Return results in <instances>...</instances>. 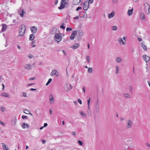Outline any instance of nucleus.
<instances>
[{
  "label": "nucleus",
  "instance_id": "3c124183",
  "mask_svg": "<svg viewBox=\"0 0 150 150\" xmlns=\"http://www.w3.org/2000/svg\"><path fill=\"white\" fill-rule=\"evenodd\" d=\"M28 57L30 59H31L32 58V54H29V55L28 56Z\"/></svg>",
  "mask_w": 150,
  "mask_h": 150
},
{
  "label": "nucleus",
  "instance_id": "20e7f679",
  "mask_svg": "<svg viewBox=\"0 0 150 150\" xmlns=\"http://www.w3.org/2000/svg\"><path fill=\"white\" fill-rule=\"evenodd\" d=\"M89 3L88 1H86L83 4V8L84 10L86 11L88 10L89 6Z\"/></svg>",
  "mask_w": 150,
  "mask_h": 150
},
{
  "label": "nucleus",
  "instance_id": "774afa93",
  "mask_svg": "<svg viewBox=\"0 0 150 150\" xmlns=\"http://www.w3.org/2000/svg\"><path fill=\"white\" fill-rule=\"evenodd\" d=\"M58 1H57V0H55V3H54V4H55V5H56V4H57V3H58Z\"/></svg>",
  "mask_w": 150,
  "mask_h": 150
},
{
  "label": "nucleus",
  "instance_id": "4c0bfd02",
  "mask_svg": "<svg viewBox=\"0 0 150 150\" xmlns=\"http://www.w3.org/2000/svg\"><path fill=\"white\" fill-rule=\"evenodd\" d=\"M30 112V111L29 110L27 109L24 110H23V112L26 114H28Z\"/></svg>",
  "mask_w": 150,
  "mask_h": 150
},
{
  "label": "nucleus",
  "instance_id": "0eeeda50",
  "mask_svg": "<svg viewBox=\"0 0 150 150\" xmlns=\"http://www.w3.org/2000/svg\"><path fill=\"white\" fill-rule=\"evenodd\" d=\"M56 40L58 42H59L61 40L62 38L58 34H56L54 36Z\"/></svg>",
  "mask_w": 150,
  "mask_h": 150
},
{
  "label": "nucleus",
  "instance_id": "79ce46f5",
  "mask_svg": "<svg viewBox=\"0 0 150 150\" xmlns=\"http://www.w3.org/2000/svg\"><path fill=\"white\" fill-rule=\"evenodd\" d=\"M66 31H71L72 30V28H66Z\"/></svg>",
  "mask_w": 150,
  "mask_h": 150
},
{
  "label": "nucleus",
  "instance_id": "37998d69",
  "mask_svg": "<svg viewBox=\"0 0 150 150\" xmlns=\"http://www.w3.org/2000/svg\"><path fill=\"white\" fill-rule=\"evenodd\" d=\"M86 59L87 60V61L89 63L90 62V57H89L88 56H86Z\"/></svg>",
  "mask_w": 150,
  "mask_h": 150
},
{
  "label": "nucleus",
  "instance_id": "9b49d317",
  "mask_svg": "<svg viewBox=\"0 0 150 150\" xmlns=\"http://www.w3.org/2000/svg\"><path fill=\"white\" fill-rule=\"evenodd\" d=\"M30 30L32 33L35 34L37 31V28L36 26H32L30 28Z\"/></svg>",
  "mask_w": 150,
  "mask_h": 150
},
{
  "label": "nucleus",
  "instance_id": "f257e3e1",
  "mask_svg": "<svg viewBox=\"0 0 150 150\" xmlns=\"http://www.w3.org/2000/svg\"><path fill=\"white\" fill-rule=\"evenodd\" d=\"M25 25L23 24L21 25L19 27V34L18 35V37H19V36H23L25 33Z\"/></svg>",
  "mask_w": 150,
  "mask_h": 150
},
{
  "label": "nucleus",
  "instance_id": "c756f323",
  "mask_svg": "<svg viewBox=\"0 0 150 150\" xmlns=\"http://www.w3.org/2000/svg\"><path fill=\"white\" fill-rule=\"evenodd\" d=\"M80 114L83 117H86V113L83 112V111H81L80 112Z\"/></svg>",
  "mask_w": 150,
  "mask_h": 150
},
{
  "label": "nucleus",
  "instance_id": "6ab92c4d",
  "mask_svg": "<svg viewBox=\"0 0 150 150\" xmlns=\"http://www.w3.org/2000/svg\"><path fill=\"white\" fill-rule=\"evenodd\" d=\"M115 61L118 63H120L122 61V58L120 57H117L115 59Z\"/></svg>",
  "mask_w": 150,
  "mask_h": 150
},
{
  "label": "nucleus",
  "instance_id": "5fc2aeb1",
  "mask_svg": "<svg viewBox=\"0 0 150 150\" xmlns=\"http://www.w3.org/2000/svg\"><path fill=\"white\" fill-rule=\"evenodd\" d=\"M62 52H63L64 53V55H67V53L64 50H62Z\"/></svg>",
  "mask_w": 150,
  "mask_h": 150
},
{
  "label": "nucleus",
  "instance_id": "f3484780",
  "mask_svg": "<svg viewBox=\"0 0 150 150\" xmlns=\"http://www.w3.org/2000/svg\"><path fill=\"white\" fill-rule=\"evenodd\" d=\"M115 15V12L114 11H113L110 13L108 15V17L109 18H111L113 17Z\"/></svg>",
  "mask_w": 150,
  "mask_h": 150
},
{
  "label": "nucleus",
  "instance_id": "f704fd0d",
  "mask_svg": "<svg viewBox=\"0 0 150 150\" xmlns=\"http://www.w3.org/2000/svg\"><path fill=\"white\" fill-rule=\"evenodd\" d=\"M115 67L116 68L115 74H118L119 73V71L118 70V67L117 66H115Z\"/></svg>",
  "mask_w": 150,
  "mask_h": 150
},
{
  "label": "nucleus",
  "instance_id": "58836bf2",
  "mask_svg": "<svg viewBox=\"0 0 150 150\" xmlns=\"http://www.w3.org/2000/svg\"><path fill=\"white\" fill-rule=\"evenodd\" d=\"M88 72L90 73H91L93 72V69L92 68H90L89 67L88 68Z\"/></svg>",
  "mask_w": 150,
  "mask_h": 150
},
{
  "label": "nucleus",
  "instance_id": "4be33fe9",
  "mask_svg": "<svg viewBox=\"0 0 150 150\" xmlns=\"http://www.w3.org/2000/svg\"><path fill=\"white\" fill-rule=\"evenodd\" d=\"M18 12L21 16L22 17H23L24 15V13H25V12L24 11L23 9H22L21 11L19 10Z\"/></svg>",
  "mask_w": 150,
  "mask_h": 150
},
{
  "label": "nucleus",
  "instance_id": "8fccbe9b",
  "mask_svg": "<svg viewBox=\"0 0 150 150\" xmlns=\"http://www.w3.org/2000/svg\"><path fill=\"white\" fill-rule=\"evenodd\" d=\"M82 8L80 6L78 7L76 9V10L77 11H79V10L81 9Z\"/></svg>",
  "mask_w": 150,
  "mask_h": 150
},
{
  "label": "nucleus",
  "instance_id": "c03bdc74",
  "mask_svg": "<svg viewBox=\"0 0 150 150\" xmlns=\"http://www.w3.org/2000/svg\"><path fill=\"white\" fill-rule=\"evenodd\" d=\"M78 143L81 146H82L83 144V143L81 141L79 140L78 141Z\"/></svg>",
  "mask_w": 150,
  "mask_h": 150
},
{
  "label": "nucleus",
  "instance_id": "ea45409f",
  "mask_svg": "<svg viewBox=\"0 0 150 150\" xmlns=\"http://www.w3.org/2000/svg\"><path fill=\"white\" fill-rule=\"evenodd\" d=\"M52 79H50L48 80L47 83L46 84V86H47L49 85V84L52 81Z\"/></svg>",
  "mask_w": 150,
  "mask_h": 150
},
{
  "label": "nucleus",
  "instance_id": "7ed1b4c3",
  "mask_svg": "<svg viewBox=\"0 0 150 150\" xmlns=\"http://www.w3.org/2000/svg\"><path fill=\"white\" fill-rule=\"evenodd\" d=\"M145 13L146 14H148L149 13V9L150 6L147 3L144 4Z\"/></svg>",
  "mask_w": 150,
  "mask_h": 150
},
{
  "label": "nucleus",
  "instance_id": "864d4df0",
  "mask_svg": "<svg viewBox=\"0 0 150 150\" xmlns=\"http://www.w3.org/2000/svg\"><path fill=\"white\" fill-rule=\"evenodd\" d=\"M78 102L80 104H82L81 100L80 99H78Z\"/></svg>",
  "mask_w": 150,
  "mask_h": 150
},
{
  "label": "nucleus",
  "instance_id": "473e14b6",
  "mask_svg": "<svg viewBox=\"0 0 150 150\" xmlns=\"http://www.w3.org/2000/svg\"><path fill=\"white\" fill-rule=\"evenodd\" d=\"M123 96L124 97L128 98H129L130 97V95L128 93H124L123 94Z\"/></svg>",
  "mask_w": 150,
  "mask_h": 150
},
{
  "label": "nucleus",
  "instance_id": "ddd939ff",
  "mask_svg": "<svg viewBox=\"0 0 150 150\" xmlns=\"http://www.w3.org/2000/svg\"><path fill=\"white\" fill-rule=\"evenodd\" d=\"M80 45L79 43H76L72 45L70 47V48H72L73 49H75L78 47Z\"/></svg>",
  "mask_w": 150,
  "mask_h": 150
},
{
  "label": "nucleus",
  "instance_id": "72a5a7b5",
  "mask_svg": "<svg viewBox=\"0 0 150 150\" xmlns=\"http://www.w3.org/2000/svg\"><path fill=\"white\" fill-rule=\"evenodd\" d=\"M2 144L4 150H8V149L6 147V145L4 143H2Z\"/></svg>",
  "mask_w": 150,
  "mask_h": 150
},
{
  "label": "nucleus",
  "instance_id": "69168bd1",
  "mask_svg": "<svg viewBox=\"0 0 150 150\" xmlns=\"http://www.w3.org/2000/svg\"><path fill=\"white\" fill-rule=\"evenodd\" d=\"M47 123H45L44 124V127H46L47 126Z\"/></svg>",
  "mask_w": 150,
  "mask_h": 150
},
{
  "label": "nucleus",
  "instance_id": "052dcab7",
  "mask_svg": "<svg viewBox=\"0 0 150 150\" xmlns=\"http://www.w3.org/2000/svg\"><path fill=\"white\" fill-rule=\"evenodd\" d=\"M137 39V40L139 41H142V39L140 38H138Z\"/></svg>",
  "mask_w": 150,
  "mask_h": 150
},
{
  "label": "nucleus",
  "instance_id": "5701e85b",
  "mask_svg": "<svg viewBox=\"0 0 150 150\" xmlns=\"http://www.w3.org/2000/svg\"><path fill=\"white\" fill-rule=\"evenodd\" d=\"M80 2V1L77 0H74L73 3L74 5H76L78 4Z\"/></svg>",
  "mask_w": 150,
  "mask_h": 150
},
{
  "label": "nucleus",
  "instance_id": "6e6552de",
  "mask_svg": "<svg viewBox=\"0 0 150 150\" xmlns=\"http://www.w3.org/2000/svg\"><path fill=\"white\" fill-rule=\"evenodd\" d=\"M77 32L76 30L73 31L72 32L71 35L70 37V39L71 40L74 39L76 35L77 34Z\"/></svg>",
  "mask_w": 150,
  "mask_h": 150
},
{
  "label": "nucleus",
  "instance_id": "1a4fd4ad",
  "mask_svg": "<svg viewBox=\"0 0 150 150\" xmlns=\"http://www.w3.org/2000/svg\"><path fill=\"white\" fill-rule=\"evenodd\" d=\"M99 106L98 102H97L95 106L94 111L97 113L99 112Z\"/></svg>",
  "mask_w": 150,
  "mask_h": 150
},
{
  "label": "nucleus",
  "instance_id": "4468645a",
  "mask_svg": "<svg viewBox=\"0 0 150 150\" xmlns=\"http://www.w3.org/2000/svg\"><path fill=\"white\" fill-rule=\"evenodd\" d=\"M142 57L146 62L147 63L149 61L150 59V58L149 56L146 55H144Z\"/></svg>",
  "mask_w": 150,
  "mask_h": 150
},
{
  "label": "nucleus",
  "instance_id": "bf43d9fd",
  "mask_svg": "<svg viewBox=\"0 0 150 150\" xmlns=\"http://www.w3.org/2000/svg\"><path fill=\"white\" fill-rule=\"evenodd\" d=\"M125 150H132V149L128 147L127 148L125 149Z\"/></svg>",
  "mask_w": 150,
  "mask_h": 150
},
{
  "label": "nucleus",
  "instance_id": "680f3d73",
  "mask_svg": "<svg viewBox=\"0 0 150 150\" xmlns=\"http://www.w3.org/2000/svg\"><path fill=\"white\" fill-rule=\"evenodd\" d=\"M68 87H69V90L71 89L72 88V87L70 84H69V86Z\"/></svg>",
  "mask_w": 150,
  "mask_h": 150
},
{
  "label": "nucleus",
  "instance_id": "49530a36",
  "mask_svg": "<svg viewBox=\"0 0 150 150\" xmlns=\"http://www.w3.org/2000/svg\"><path fill=\"white\" fill-rule=\"evenodd\" d=\"M146 145L147 147H149V148L150 149V144L146 142Z\"/></svg>",
  "mask_w": 150,
  "mask_h": 150
},
{
  "label": "nucleus",
  "instance_id": "a878e982",
  "mask_svg": "<svg viewBox=\"0 0 150 150\" xmlns=\"http://www.w3.org/2000/svg\"><path fill=\"white\" fill-rule=\"evenodd\" d=\"M142 46L145 51H146L147 50V47L146 46L145 44H144L142 43Z\"/></svg>",
  "mask_w": 150,
  "mask_h": 150
},
{
  "label": "nucleus",
  "instance_id": "9d476101",
  "mask_svg": "<svg viewBox=\"0 0 150 150\" xmlns=\"http://www.w3.org/2000/svg\"><path fill=\"white\" fill-rule=\"evenodd\" d=\"M17 122V119L15 117H12L11 121V125L13 126L15 125Z\"/></svg>",
  "mask_w": 150,
  "mask_h": 150
},
{
  "label": "nucleus",
  "instance_id": "603ef678",
  "mask_svg": "<svg viewBox=\"0 0 150 150\" xmlns=\"http://www.w3.org/2000/svg\"><path fill=\"white\" fill-rule=\"evenodd\" d=\"M63 4H64V5L65 6V5H68V3L67 2H66V0H65V1H64V2H63Z\"/></svg>",
  "mask_w": 150,
  "mask_h": 150
},
{
  "label": "nucleus",
  "instance_id": "f03ea898",
  "mask_svg": "<svg viewBox=\"0 0 150 150\" xmlns=\"http://www.w3.org/2000/svg\"><path fill=\"white\" fill-rule=\"evenodd\" d=\"M133 125L132 121L130 120H128L126 121V127L127 129L131 128Z\"/></svg>",
  "mask_w": 150,
  "mask_h": 150
},
{
  "label": "nucleus",
  "instance_id": "09e8293b",
  "mask_svg": "<svg viewBox=\"0 0 150 150\" xmlns=\"http://www.w3.org/2000/svg\"><path fill=\"white\" fill-rule=\"evenodd\" d=\"M60 28H62L63 29H64L65 28V26H64L63 25H62L60 26Z\"/></svg>",
  "mask_w": 150,
  "mask_h": 150
},
{
  "label": "nucleus",
  "instance_id": "4d7b16f0",
  "mask_svg": "<svg viewBox=\"0 0 150 150\" xmlns=\"http://www.w3.org/2000/svg\"><path fill=\"white\" fill-rule=\"evenodd\" d=\"M93 1V0H89L88 2L89 3H92Z\"/></svg>",
  "mask_w": 150,
  "mask_h": 150
},
{
  "label": "nucleus",
  "instance_id": "6e6d98bb",
  "mask_svg": "<svg viewBox=\"0 0 150 150\" xmlns=\"http://www.w3.org/2000/svg\"><path fill=\"white\" fill-rule=\"evenodd\" d=\"M36 90H37L36 89L33 88H31L30 89V91H35Z\"/></svg>",
  "mask_w": 150,
  "mask_h": 150
},
{
  "label": "nucleus",
  "instance_id": "de8ad7c7",
  "mask_svg": "<svg viewBox=\"0 0 150 150\" xmlns=\"http://www.w3.org/2000/svg\"><path fill=\"white\" fill-rule=\"evenodd\" d=\"M22 118L23 119H27L28 117L27 116L23 115L22 116Z\"/></svg>",
  "mask_w": 150,
  "mask_h": 150
},
{
  "label": "nucleus",
  "instance_id": "e2e57ef3",
  "mask_svg": "<svg viewBox=\"0 0 150 150\" xmlns=\"http://www.w3.org/2000/svg\"><path fill=\"white\" fill-rule=\"evenodd\" d=\"M49 112H50V115H51L52 114V110L51 109H49Z\"/></svg>",
  "mask_w": 150,
  "mask_h": 150
},
{
  "label": "nucleus",
  "instance_id": "412c9836",
  "mask_svg": "<svg viewBox=\"0 0 150 150\" xmlns=\"http://www.w3.org/2000/svg\"><path fill=\"white\" fill-rule=\"evenodd\" d=\"M56 28H53L51 29L50 32L52 34H54L56 32Z\"/></svg>",
  "mask_w": 150,
  "mask_h": 150
},
{
  "label": "nucleus",
  "instance_id": "393cba45",
  "mask_svg": "<svg viewBox=\"0 0 150 150\" xmlns=\"http://www.w3.org/2000/svg\"><path fill=\"white\" fill-rule=\"evenodd\" d=\"M7 27L6 25L5 24H4L2 25V30L3 31H5L7 29Z\"/></svg>",
  "mask_w": 150,
  "mask_h": 150
},
{
  "label": "nucleus",
  "instance_id": "e433bc0d",
  "mask_svg": "<svg viewBox=\"0 0 150 150\" xmlns=\"http://www.w3.org/2000/svg\"><path fill=\"white\" fill-rule=\"evenodd\" d=\"M117 29V27L116 25H114L112 27V30H116Z\"/></svg>",
  "mask_w": 150,
  "mask_h": 150
},
{
  "label": "nucleus",
  "instance_id": "2f4dec72",
  "mask_svg": "<svg viewBox=\"0 0 150 150\" xmlns=\"http://www.w3.org/2000/svg\"><path fill=\"white\" fill-rule=\"evenodd\" d=\"M90 102H91V98L90 97L89 98V99H88L87 100V104H88V109H89L90 108L89 106H90Z\"/></svg>",
  "mask_w": 150,
  "mask_h": 150
},
{
  "label": "nucleus",
  "instance_id": "dca6fc26",
  "mask_svg": "<svg viewBox=\"0 0 150 150\" xmlns=\"http://www.w3.org/2000/svg\"><path fill=\"white\" fill-rule=\"evenodd\" d=\"M118 41L121 45H124L125 44V42L123 41L122 38H120L118 39Z\"/></svg>",
  "mask_w": 150,
  "mask_h": 150
},
{
  "label": "nucleus",
  "instance_id": "39448f33",
  "mask_svg": "<svg viewBox=\"0 0 150 150\" xmlns=\"http://www.w3.org/2000/svg\"><path fill=\"white\" fill-rule=\"evenodd\" d=\"M49 103L50 104H53L54 102V100L53 96L52 94H51L49 96Z\"/></svg>",
  "mask_w": 150,
  "mask_h": 150
},
{
  "label": "nucleus",
  "instance_id": "0e129e2a",
  "mask_svg": "<svg viewBox=\"0 0 150 150\" xmlns=\"http://www.w3.org/2000/svg\"><path fill=\"white\" fill-rule=\"evenodd\" d=\"M79 16H76L74 18V19H78L79 18Z\"/></svg>",
  "mask_w": 150,
  "mask_h": 150
},
{
  "label": "nucleus",
  "instance_id": "f8f14e48",
  "mask_svg": "<svg viewBox=\"0 0 150 150\" xmlns=\"http://www.w3.org/2000/svg\"><path fill=\"white\" fill-rule=\"evenodd\" d=\"M65 1V0H62L61 1V4L60 6L58 7V8L59 10H61L64 8L65 6L64 5V4H63V2H64Z\"/></svg>",
  "mask_w": 150,
  "mask_h": 150
},
{
  "label": "nucleus",
  "instance_id": "a18cd8bd",
  "mask_svg": "<svg viewBox=\"0 0 150 150\" xmlns=\"http://www.w3.org/2000/svg\"><path fill=\"white\" fill-rule=\"evenodd\" d=\"M118 1V0H112V1L113 3L114 4H116L117 3Z\"/></svg>",
  "mask_w": 150,
  "mask_h": 150
},
{
  "label": "nucleus",
  "instance_id": "a19ab883",
  "mask_svg": "<svg viewBox=\"0 0 150 150\" xmlns=\"http://www.w3.org/2000/svg\"><path fill=\"white\" fill-rule=\"evenodd\" d=\"M5 108L4 106H2L1 107L0 110L1 111L4 112V111H5Z\"/></svg>",
  "mask_w": 150,
  "mask_h": 150
},
{
  "label": "nucleus",
  "instance_id": "13d9d810",
  "mask_svg": "<svg viewBox=\"0 0 150 150\" xmlns=\"http://www.w3.org/2000/svg\"><path fill=\"white\" fill-rule=\"evenodd\" d=\"M0 124L2 125H3L4 126H5L4 123H3L0 120Z\"/></svg>",
  "mask_w": 150,
  "mask_h": 150
},
{
  "label": "nucleus",
  "instance_id": "bb28decb",
  "mask_svg": "<svg viewBox=\"0 0 150 150\" xmlns=\"http://www.w3.org/2000/svg\"><path fill=\"white\" fill-rule=\"evenodd\" d=\"M22 127L23 128L25 129L26 128V127H28L29 125L27 124H25V123H23L22 125Z\"/></svg>",
  "mask_w": 150,
  "mask_h": 150
},
{
  "label": "nucleus",
  "instance_id": "b1692460",
  "mask_svg": "<svg viewBox=\"0 0 150 150\" xmlns=\"http://www.w3.org/2000/svg\"><path fill=\"white\" fill-rule=\"evenodd\" d=\"M140 18L142 20L145 19V16L144 14L142 12H141L140 13Z\"/></svg>",
  "mask_w": 150,
  "mask_h": 150
},
{
  "label": "nucleus",
  "instance_id": "7c9ffc66",
  "mask_svg": "<svg viewBox=\"0 0 150 150\" xmlns=\"http://www.w3.org/2000/svg\"><path fill=\"white\" fill-rule=\"evenodd\" d=\"M64 89L66 91H69V87L68 86L67 83H66V84L64 85Z\"/></svg>",
  "mask_w": 150,
  "mask_h": 150
},
{
  "label": "nucleus",
  "instance_id": "423d86ee",
  "mask_svg": "<svg viewBox=\"0 0 150 150\" xmlns=\"http://www.w3.org/2000/svg\"><path fill=\"white\" fill-rule=\"evenodd\" d=\"M51 75L52 76L55 75L57 77H58L59 75L58 71L56 69L53 70L52 71Z\"/></svg>",
  "mask_w": 150,
  "mask_h": 150
},
{
  "label": "nucleus",
  "instance_id": "cd10ccee",
  "mask_svg": "<svg viewBox=\"0 0 150 150\" xmlns=\"http://www.w3.org/2000/svg\"><path fill=\"white\" fill-rule=\"evenodd\" d=\"M83 32L82 30H80L78 32V34L79 36H81L83 35Z\"/></svg>",
  "mask_w": 150,
  "mask_h": 150
},
{
  "label": "nucleus",
  "instance_id": "a211bd4d",
  "mask_svg": "<svg viewBox=\"0 0 150 150\" xmlns=\"http://www.w3.org/2000/svg\"><path fill=\"white\" fill-rule=\"evenodd\" d=\"M1 96L4 97L8 98L9 97V95L7 93L3 92L1 94Z\"/></svg>",
  "mask_w": 150,
  "mask_h": 150
},
{
  "label": "nucleus",
  "instance_id": "aec40b11",
  "mask_svg": "<svg viewBox=\"0 0 150 150\" xmlns=\"http://www.w3.org/2000/svg\"><path fill=\"white\" fill-rule=\"evenodd\" d=\"M133 9H129L128 11L127 14L129 16H131L133 13Z\"/></svg>",
  "mask_w": 150,
  "mask_h": 150
},
{
  "label": "nucleus",
  "instance_id": "c85d7f7f",
  "mask_svg": "<svg viewBox=\"0 0 150 150\" xmlns=\"http://www.w3.org/2000/svg\"><path fill=\"white\" fill-rule=\"evenodd\" d=\"M35 38V36L33 34L30 35L29 39L30 40H33Z\"/></svg>",
  "mask_w": 150,
  "mask_h": 150
},
{
  "label": "nucleus",
  "instance_id": "2eb2a0df",
  "mask_svg": "<svg viewBox=\"0 0 150 150\" xmlns=\"http://www.w3.org/2000/svg\"><path fill=\"white\" fill-rule=\"evenodd\" d=\"M32 66L30 64H27L24 66V68L28 70L31 69L32 68Z\"/></svg>",
  "mask_w": 150,
  "mask_h": 150
},
{
  "label": "nucleus",
  "instance_id": "c9c22d12",
  "mask_svg": "<svg viewBox=\"0 0 150 150\" xmlns=\"http://www.w3.org/2000/svg\"><path fill=\"white\" fill-rule=\"evenodd\" d=\"M27 93L25 92H23L22 93V95L21 96H22L24 97H27Z\"/></svg>",
  "mask_w": 150,
  "mask_h": 150
},
{
  "label": "nucleus",
  "instance_id": "338daca9",
  "mask_svg": "<svg viewBox=\"0 0 150 150\" xmlns=\"http://www.w3.org/2000/svg\"><path fill=\"white\" fill-rule=\"evenodd\" d=\"M72 134L73 135H76V133L74 132H72Z\"/></svg>",
  "mask_w": 150,
  "mask_h": 150
}]
</instances>
